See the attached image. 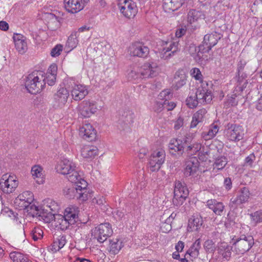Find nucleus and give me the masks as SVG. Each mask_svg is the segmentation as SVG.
<instances>
[{"label":"nucleus","instance_id":"f257e3e1","mask_svg":"<svg viewBox=\"0 0 262 262\" xmlns=\"http://www.w3.org/2000/svg\"><path fill=\"white\" fill-rule=\"evenodd\" d=\"M78 208L76 206H71L67 207L64 215L57 214L54 219L56 222V226L61 230H67L70 225H74L78 221Z\"/></svg>","mask_w":262,"mask_h":262},{"label":"nucleus","instance_id":"f03ea898","mask_svg":"<svg viewBox=\"0 0 262 262\" xmlns=\"http://www.w3.org/2000/svg\"><path fill=\"white\" fill-rule=\"evenodd\" d=\"M25 86L32 94L39 93L45 86V73L37 71L28 75L26 78Z\"/></svg>","mask_w":262,"mask_h":262},{"label":"nucleus","instance_id":"7ed1b4c3","mask_svg":"<svg viewBox=\"0 0 262 262\" xmlns=\"http://www.w3.org/2000/svg\"><path fill=\"white\" fill-rule=\"evenodd\" d=\"M233 251L236 254H244L248 251L253 246V237L250 235L240 234L234 235L231 239Z\"/></svg>","mask_w":262,"mask_h":262},{"label":"nucleus","instance_id":"20e7f679","mask_svg":"<svg viewBox=\"0 0 262 262\" xmlns=\"http://www.w3.org/2000/svg\"><path fill=\"white\" fill-rule=\"evenodd\" d=\"M165 159V152L162 149L154 151L148 159V167L150 171H158L164 163Z\"/></svg>","mask_w":262,"mask_h":262},{"label":"nucleus","instance_id":"39448f33","mask_svg":"<svg viewBox=\"0 0 262 262\" xmlns=\"http://www.w3.org/2000/svg\"><path fill=\"white\" fill-rule=\"evenodd\" d=\"M118 7L121 13L128 19L133 18L138 12L136 4L132 0H119Z\"/></svg>","mask_w":262,"mask_h":262},{"label":"nucleus","instance_id":"423d86ee","mask_svg":"<svg viewBox=\"0 0 262 262\" xmlns=\"http://www.w3.org/2000/svg\"><path fill=\"white\" fill-rule=\"evenodd\" d=\"M189 194L188 190L184 183L177 181L174 189V196L172 199L173 204L179 206L183 204Z\"/></svg>","mask_w":262,"mask_h":262},{"label":"nucleus","instance_id":"0eeeda50","mask_svg":"<svg viewBox=\"0 0 262 262\" xmlns=\"http://www.w3.org/2000/svg\"><path fill=\"white\" fill-rule=\"evenodd\" d=\"M18 184L15 176L4 174L0 179V189L4 192L10 194L14 191Z\"/></svg>","mask_w":262,"mask_h":262},{"label":"nucleus","instance_id":"6e6552de","mask_svg":"<svg viewBox=\"0 0 262 262\" xmlns=\"http://www.w3.org/2000/svg\"><path fill=\"white\" fill-rule=\"evenodd\" d=\"M226 136L230 141L238 142L244 138V130L242 126L228 123L226 126Z\"/></svg>","mask_w":262,"mask_h":262},{"label":"nucleus","instance_id":"1a4fd4ad","mask_svg":"<svg viewBox=\"0 0 262 262\" xmlns=\"http://www.w3.org/2000/svg\"><path fill=\"white\" fill-rule=\"evenodd\" d=\"M80 115L83 118H89L97 111L96 103L91 100H84L77 106Z\"/></svg>","mask_w":262,"mask_h":262},{"label":"nucleus","instance_id":"9d476101","mask_svg":"<svg viewBox=\"0 0 262 262\" xmlns=\"http://www.w3.org/2000/svg\"><path fill=\"white\" fill-rule=\"evenodd\" d=\"M69 91L64 87H60L54 95L53 107L55 109L63 108L69 97Z\"/></svg>","mask_w":262,"mask_h":262},{"label":"nucleus","instance_id":"9b49d317","mask_svg":"<svg viewBox=\"0 0 262 262\" xmlns=\"http://www.w3.org/2000/svg\"><path fill=\"white\" fill-rule=\"evenodd\" d=\"M221 37L222 35L216 32L206 34L203 43L200 45L201 50L203 52H209L211 48L217 44Z\"/></svg>","mask_w":262,"mask_h":262},{"label":"nucleus","instance_id":"f8f14e48","mask_svg":"<svg viewBox=\"0 0 262 262\" xmlns=\"http://www.w3.org/2000/svg\"><path fill=\"white\" fill-rule=\"evenodd\" d=\"M111 225L108 223L100 224L96 228L94 236L100 243H103L107 237L112 234Z\"/></svg>","mask_w":262,"mask_h":262},{"label":"nucleus","instance_id":"ddd939ff","mask_svg":"<svg viewBox=\"0 0 262 262\" xmlns=\"http://www.w3.org/2000/svg\"><path fill=\"white\" fill-rule=\"evenodd\" d=\"M33 194L29 191H26L20 194L14 200V203L15 207L19 209H25L28 208L33 202Z\"/></svg>","mask_w":262,"mask_h":262},{"label":"nucleus","instance_id":"4468645a","mask_svg":"<svg viewBox=\"0 0 262 262\" xmlns=\"http://www.w3.org/2000/svg\"><path fill=\"white\" fill-rule=\"evenodd\" d=\"M90 0H64L66 10L71 13H76L82 10Z\"/></svg>","mask_w":262,"mask_h":262},{"label":"nucleus","instance_id":"2eb2a0df","mask_svg":"<svg viewBox=\"0 0 262 262\" xmlns=\"http://www.w3.org/2000/svg\"><path fill=\"white\" fill-rule=\"evenodd\" d=\"M172 95L171 94L169 90H165L162 91L158 95V97L154 101L151 108L152 111L157 113H160L164 109V98H170Z\"/></svg>","mask_w":262,"mask_h":262},{"label":"nucleus","instance_id":"dca6fc26","mask_svg":"<svg viewBox=\"0 0 262 262\" xmlns=\"http://www.w3.org/2000/svg\"><path fill=\"white\" fill-rule=\"evenodd\" d=\"M134 113L130 111L124 112L118 121L117 127L120 130H128L133 123Z\"/></svg>","mask_w":262,"mask_h":262},{"label":"nucleus","instance_id":"f3484780","mask_svg":"<svg viewBox=\"0 0 262 262\" xmlns=\"http://www.w3.org/2000/svg\"><path fill=\"white\" fill-rule=\"evenodd\" d=\"M250 193L248 188L246 187L242 188L236 197H233L231 199L229 206L233 208L247 202L250 198Z\"/></svg>","mask_w":262,"mask_h":262},{"label":"nucleus","instance_id":"a211bd4d","mask_svg":"<svg viewBox=\"0 0 262 262\" xmlns=\"http://www.w3.org/2000/svg\"><path fill=\"white\" fill-rule=\"evenodd\" d=\"M139 68L142 79L152 78L158 74V67L156 63H145Z\"/></svg>","mask_w":262,"mask_h":262},{"label":"nucleus","instance_id":"6ab92c4d","mask_svg":"<svg viewBox=\"0 0 262 262\" xmlns=\"http://www.w3.org/2000/svg\"><path fill=\"white\" fill-rule=\"evenodd\" d=\"M194 95L200 104L202 105L210 103L212 99V95L211 91L202 86L199 87Z\"/></svg>","mask_w":262,"mask_h":262},{"label":"nucleus","instance_id":"aec40b11","mask_svg":"<svg viewBox=\"0 0 262 262\" xmlns=\"http://www.w3.org/2000/svg\"><path fill=\"white\" fill-rule=\"evenodd\" d=\"M149 53V49L142 42H137L132 45L130 54L134 56L145 58Z\"/></svg>","mask_w":262,"mask_h":262},{"label":"nucleus","instance_id":"412c9836","mask_svg":"<svg viewBox=\"0 0 262 262\" xmlns=\"http://www.w3.org/2000/svg\"><path fill=\"white\" fill-rule=\"evenodd\" d=\"M200 163L195 157H192L186 162L184 174L186 177L194 176L199 170Z\"/></svg>","mask_w":262,"mask_h":262},{"label":"nucleus","instance_id":"4be33fe9","mask_svg":"<svg viewBox=\"0 0 262 262\" xmlns=\"http://www.w3.org/2000/svg\"><path fill=\"white\" fill-rule=\"evenodd\" d=\"M80 135L88 141H92L96 138V131L90 123L84 124L79 130Z\"/></svg>","mask_w":262,"mask_h":262},{"label":"nucleus","instance_id":"5701e85b","mask_svg":"<svg viewBox=\"0 0 262 262\" xmlns=\"http://www.w3.org/2000/svg\"><path fill=\"white\" fill-rule=\"evenodd\" d=\"M74 163L68 159H64L61 160L56 167V171L62 174L67 175L70 172L75 168Z\"/></svg>","mask_w":262,"mask_h":262},{"label":"nucleus","instance_id":"b1692460","mask_svg":"<svg viewBox=\"0 0 262 262\" xmlns=\"http://www.w3.org/2000/svg\"><path fill=\"white\" fill-rule=\"evenodd\" d=\"M88 93L87 87L81 84H78L75 86L74 88H73V90H71V96L75 101L82 100Z\"/></svg>","mask_w":262,"mask_h":262},{"label":"nucleus","instance_id":"393cba45","mask_svg":"<svg viewBox=\"0 0 262 262\" xmlns=\"http://www.w3.org/2000/svg\"><path fill=\"white\" fill-rule=\"evenodd\" d=\"M13 38L17 51L20 54L25 53L28 49L26 38L21 34H15Z\"/></svg>","mask_w":262,"mask_h":262},{"label":"nucleus","instance_id":"a878e982","mask_svg":"<svg viewBox=\"0 0 262 262\" xmlns=\"http://www.w3.org/2000/svg\"><path fill=\"white\" fill-rule=\"evenodd\" d=\"M179 50L180 47L178 41L170 42L169 46L163 48L160 56L161 58L166 59Z\"/></svg>","mask_w":262,"mask_h":262},{"label":"nucleus","instance_id":"bb28decb","mask_svg":"<svg viewBox=\"0 0 262 262\" xmlns=\"http://www.w3.org/2000/svg\"><path fill=\"white\" fill-rule=\"evenodd\" d=\"M47 208H40L39 213L37 215V218L40 220L42 221L45 223H50L51 221L54 220L55 218L54 214L51 212L52 209L49 206H47Z\"/></svg>","mask_w":262,"mask_h":262},{"label":"nucleus","instance_id":"cd10ccee","mask_svg":"<svg viewBox=\"0 0 262 262\" xmlns=\"http://www.w3.org/2000/svg\"><path fill=\"white\" fill-rule=\"evenodd\" d=\"M185 142H183L181 140L173 139L171 140L169 144V148L170 152L172 155H175L176 152L178 154L182 155L185 148Z\"/></svg>","mask_w":262,"mask_h":262},{"label":"nucleus","instance_id":"c85d7f7f","mask_svg":"<svg viewBox=\"0 0 262 262\" xmlns=\"http://www.w3.org/2000/svg\"><path fill=\"white\" fill-rule=\"evenodd\" d=\"M185 2V0H164L163 7L166 12L174 11L180 8Z\"/></svg>","mask_w":262,"mask_h":262},{"label":"nucleus","instance_id":"c756f323","mask_svg":"<svg viewBox=\"0 0 262 262\" xmlns=\"http://www.w3.org/2000/svg\"><path fill=\"white\" fill-rule=\"evenodd\" d=\"M205 18V15L203 12L195 9L190 10L187 14L188 23L192 27H193L192 25L193 23L198 22L199 20L204 19Z\"/></svg>","mask_w":262,"mask_h":262},{"label":"nucleus","instance_id":"7c9ffc66","mask_svg":"<svg viewBox=\"0 0 262 262\" xmlns=\"http://www.w3.org/2000/svg\"><path fill=\"white\" fill-rule=\"evenodd\" d=\"M98 148L96 146L84 145L81 148V155L84 159H92L98 155Z\"/></svg>","mask_w":262,"mask_h":262},{"label":"nucleus","instance_id":"2f4dec72","mask_svg":"<svg viewBox=\"0 0 262 262\" xmlns=\"http://www.w3.org/2000/svg\"><path fill=\"white\" fill-rule=\"evenodd\" d=\"M209 209L218 215H222L224 212L225 206L223 203L217 201L216 200H210L207 202Z\"/></svg>","mask_w":262,"mask_h":262},{"label":"nucleus","instance_id":"473e14b6","mask_svg":"<svg viewBox=\"0 0 262 262\" xmlns=\"http://www.w3.org/2000/svg\"><path fill=\"white\" fill-rule=\"evenodd\" d=\"M86 186V182L82 179L75 185L76 188L80 193L79 194V198L81 201H83L88 199L89 193L87 192Z\"/></svg>","mask_w":262,"mask_h":262},{"label":"nucleus","instance_id":"72a5a7b5","mask_svg":"<svg viewBox=\"0 0 262 262\" xmlns=\"http://www.w3.org/2000/svg\"><path fill=\"white\" fill-rule=\"evenodd\" d=\"M203 224V220L201 216L196 215L193 216L188 221V228L190 229V231H198ZM188 231L189 230L188 229Z\"/></svg>","mask_w":262,"mask_h":262},{"label":"nucleus","instance_id":"f704fd0d","mask_svg":"<svg viewBox=\"0 0 262 262\" xmlns=\"http://www.w3.org/2000/svg\"><path fill=\"white\" fill-rule=\"evenodd\" d=\"M175 88L178 90L184 85L187 81V76L183 70L177 71L174 77Z\"/></svg>","mask_w":262,"mask_h":262},{"label":"nucleus","instance_id":"c9c22d12","mask_svg":"<svg viewBox=\"0 0 262 262\" xmlns=\"http://www.w3.org/2000/svg\"><path fill=\"white\" fill-rule=\"evenodd\" d=\"M189 52L196 62L198 63H202L203 59H204L203 54L208 53L209 52H203V51L201 50L200 46H199L198 51H197L196 47L194 45H191L189 47Z\"/></svg>","mask_w":262,"mask_h":262},{"label":"nucleus","instance_id":"e433bc0d","mask_svg":"<svg viewBox=\"0 0 262 262\" xmlns=\"http://www.w3.org/2000/svg\"><path fill=\"white\" fill-rule=\"evenodd\" d=\"M48 28L52 30L55 31L59 28L60 26L61 18L56 16L55 14L50 13L48 15Z\"/></svg>","mask_w":262,"mask_h":262},{"label":"nucleus","instance_id":"4c0bfd02","mask_svg":"<svg viewBox=\"0 0 262 262\" xmlns=\"http://www.w3.org/2000/svg\"><path fill=\"white\" fill-rule=\"evenodd\" d=\"M200 248L201 239L199 238L195 241L190 248L187 250L185 254V256L189 255L190 257L193 258L197 257L199 254Z\"/></svg>","mask_w":262,"mask_h":262},{"label":"nucleus","instance_id":"58836bf2","mask_svg":"<svg viewBox=\"0 0 262 262\" xmlns=\"http://www.w3.org/2000/svg\"><path fill=\"white\" fill-rule=\"evenodd\" d=\"M219 130V126L218 125L213 123L210 126L208 131L202 133V136L205 140H210L215 137Z\"/></svg>","mask_w":262,"mask_h":262},{"label":"nucleus","instance_id":"ea45409f","mask_svg":"<svg viewBox=\"0 0 262 262\" xmlns=\"http://www.w3.org/2000/svg\"><path fill=\"white\" fill-rule=\"evenodd\" d=\"M42 168L39 165H34L32 167L31 173L34 179L38 184H42L44 182L43 175L42 172Z\"/></svg>","mask_w":262,"mask_h":262},{"label":"nucleus","instance_id":"a19ab883","mask_svg":"<svg viewBox=\"0 0 262 262\" xmlns=\"http://www.w3.org/2000/svg\"><path fill=\"white\" fill-rule=\"evenodd\" d=\"M232 248L226 243H222L219 246V252L226 260L231 256Z\"/></svg>","mask_w":262,"mask_h":262},{"label":"nucleus","instance_id":"79ce46f5","mask_svg":"<svg viewBox=\"0 0 262 262\" xmlns=\"http://www.w3.org/2000/svg\"><path fill=\"white\" fill-rule=\"evenodd\" d=\"M63 193L65 196L69 199H79V191L77 190L75 186L70 188H65L63 189Z\"/></svg>","mask_w":262,"mask_h":262},{"label":"nucleus","instance_id":"37998d69","mask_svg":"<svg viewBox=\"0 0 262 262\" xmlns=\"http://www.w3.org/2000/svg\"><path fill=\"white\" fill-rule=\"evenodd\" d=\"M9 256L13 262H29L26 255L17 251L11 252Z\"/></svg>","mask_w":262,"mask_h":262},{"label":"nucleus","instance_id":"c03bdc74","mask_svg":"<svg viewBox=\"0 0 262 262\" xmlns=\"http://www.w3.org/2000/svg\"><path fill=\"white\" fill-rule=\"evenodd\" d=\"M238 83L237 86H239V89L241 91H243L245 89L248 83V80L247 79V74L245 72L237 73Z\"/></svg>","mask_w":262,"mask_h":262},{"label":"nucleus","instance_id":"a18cd8bd","mask_svg":"<svg viewBox=\"0 0 262 262\" xmlns=\"http://www.w3.org/2000/svg\"><path fill=\"white\" fill-rule=\"evenodd\" d=\"M78 37V35H77V32H72L70 36L68 37L66 43V47L70 48V50L75 48L77 46L78 42V40L77 39Z\"/></svg>","mask_w":262,"mask_h":262},{"label":"nucleus","instance_id":"49530a36","mask_svg":"<svg viewBox=\"0 0 262 262\" xmlns=\"http://www.w3.org/2000/svg\"><path fill=\"white\" fill-rule=\"evenodd\" d=\"M122 243L117 238L114 241H111L110 244V252L114 254L118 253L122 248Z\"/></svg>","mask_w":262,"mask_h":262},{"label":"nucleus","instance_id":"de8ad7c7","mask_svg":"<svg viewBox=\"0 0 262 262\" xmlns=\"http://www.w3.org/2000/svg\"><path fill=\"white\" fill-rule=\"evenodd\" d=\"M67 179L69 181L75 184L78 182L82 179L77 171L76 170L75 168H74V169L71 170L70 172V173L67 174Z\"/></svg>","mask_w":262,"mask_h":262},{"label":"nucleus","instance_id":"09e8293b","mask_svg":"<svg viewBox=\"0 0 262 262\" xmlns=\"http://www.w3.org/2000/svg\"><path fill=\"white\" fill-rule=\"evenodd\" d=\"M227 159L224 156L217 158L214 163V168L222 170L227 164Z\"/></svg>","mask_w":262,"mask_h":262},{"label":"nucleus","instance_id":"8fccbe9b","mask_svg":"<svg viewBox=\"0 0 262 262\" xmlns=\"http://www.w3.org/2000/svg\"><path fill=\"white\" fill-rule=\"evenodd\" d=\"M186 102L187 105L190 108H194L200 104L194 94L189 95L186 99Z\"/></svg>","mask_w":262,"mask_h":262},{"label":"nucleus","instance_id":"3c124183","mask_svg":"<svg viewBox=\"0 0 262 262\" xmlns=\"http://www.w3.org/2000/svg\"><path fill=\"white\" fill-rule=\"evenodd\" d=\"M25 209L27 210L28 214L30 216H32L33 217H36L37 218L40 208L34 205L30 204L28 208H26Z\"/></svg>","mask_w":262,"mask_h":262},{"label":"nucleus","instance_id":"603ef678","mask_svg":"<svg viewBox=\"0 0 262 262\" xmlns=\"http://www.w3.org/2000/svg\"><path fill=\"white\" fill-rule=\"evenodd\" d=\"M204 247L206 252L208 253H213L215 250V244L211 239L206 241L204 244Z\"/></svg>","mask_w":262,"mask_h":262},{"label":"nucleus","instance_id":"864d4df0","mask_svg":"<svg viewBox=\"0 0 262 262\" xmlns=\"http://www.w3.org/2000/svg\"><path fill=\"white\" fill-rule=\"evenodd\" d=\"M139 67H134L133 69L128 74V77L131 79H137L139 78H141V75H140V72H139Z\"/></svg>","mask_w":262,"mask_h":262},{"label":"nucleus","instance_id":"5fc2aeb1","mask_svg":"<svg viewBox=\"0 0 262 262\" xmlns=\"http://www.w3.org/2000/svg\"><path fill=\"white\" fill-rule=\"evenodd\" d=\"M190 75L191 76L194 78L195 80H199L200 81H202L203 80V75L201 73L200 70L197 68H192L190 70Z\"/></svg>","mask_w":262,"mask_h":262},{"label":"nucleus","instance_id":"6e6d98bb","mask_svg":"<svg viewBox=\"0 0 262 262\" xmlns=\"http://www.w3.org/2000/svg\"><path fill=\"white\" fill-rule=\"evenodd\" d=\"M63 84L64 85V87L68 89L73 90V88H74L75 86H76L78 84H76L74 79L73 78L68 77L64 79L63 81Z\"/></svg>","mask_w":262,"mask_h":262},{"label":"nucleus","instance_id":"4d7b16f0","mask_svg":"<svg viewBox=\"0 0 262 262\" xmlns=\"http://www.w3.org/2000/svg\"><path fill=\"white\" fill-rule=\"evenodd\" d=\"M206 111L205 109H200L194 114L193 117V119L198 120V122H201L203 121L205 115L206 114Z\"/></svg>","mask_w":262,"mask_h":262},{"label":"nucleus","instance_id":"13d9d810","mask_svg":"<svg viewBox=\"0 0 262 262\" xmlns=\"http://www.w3.org/2000/svg\"><path fill=\"white\" fill-rule=\"evenodd\" d=\"M250 216L252 221L255 223H258L262 222V210H260L254 213L250 214Z\"/></svg>","mask_w":262,"mask_h":262},{"label":"nucleus","instance_id":"bf43d9fd","mask_svg":"<svg viewBox=\"0 0 262 262\" xmlns=\"http://www.w3.org/2000/svg\"><path fill=\"white\" fill-rule=\"evenodd\" d=\"M56 75L46 74L45 75V84L47 83L49 85H53L55 83Z\"/></svg>","mask_w":262,"mask_h":262},{"label":"nucleus","instance_id":"052dcab7","mask_svg":"<svg viewBox=\"0 0 262 262\" xmlns=\"http://www.w3.org/2000/svg\"><path fill=\"white\" fill-rule=\"evenodd\" d=\"M32 237L35 241H37L42 237V231L39 228H35L32 233Z\"/></svg>","mask_w":262,"mask_h":262},{"label":"nucleus","instance_id":"680f3d73","mask_svg":"<svg viewBox=\"0 0 262 262\" xmlns=\"http://www.w3.org/2000/svg\"><path fill=\"white\" fill-rule=\"evenodd\" d=\"M63 47L61 45H57L51 51V55L52 57L59 56L62 51Z\"/></svg>","mask_w":262,"mask_h":262},{"label":"nucleus","instance_id":"e2e57ef3","mask_svg":"<svg viewBox=\"0 0 262 262\" xmlns=\"http://www.w3.org/2000/svg\"><path fill=\"white\" fill-rule=\"evenodd\" d=\"M170 98H164V109L167 111H171L176 107V104L173 102H169V100Z\"/></svg>","mask_w":262,"mask_h":262},{"label":"nucleus","instance_id":"0e129e2a","mask_svg":"<svg viewBox=\"0 0 262 262\" xmlns=\"http://www.w3.org/2000/svg\"><path fill=\"white\" fill-rule=\"evenodd\" d=\"M247 64V62L244 59H241L238 62L237 66V73L244 72V69Z\"/></svg>","mask_w":262,"mask_h":262},{"label":"nucleus","instance_id":"69168bd1","mask_svg":"<svg viewBox=\"0 0 262 262\" xmlns=\"http://www.w3.org/2000/svg\"><path fill=\"white\" fill-rule=\"evenodd\" d=\"M57 66L56 64H52L48 69L47 74L57 75Z\"/></svg>","mask_w":262,"mask_h":262},{"label":"nucleus","instance_id":"338daca9","mask_svg":"<svg viewBox=\"0 0 262 262\" xmlns=\"http://www.w3.org/2000/svg\"><path fill=\"white\" fill-rule=\"evenodd\" d=\"M183 124H184L183 119L182 117H179L178 118V119L176 121H174V128L176 130L179 129L181 127L183 126Z\"/></svg>","mask_w":262,"mask_h":262},{"label":"nucleus","instance_id":"774afa93","mask_svg":"<svg viewBox=\"0 0 262 262\" xmlns=\"http://www.w3.org/2000/svg\"><path fill=\"white\" fill-rule=\"evenodd\" d=\"M56 241H57V243L61 249L65 245L67 242L66 236L64 235L60 236Z\"/></svg>","mask_w":262,"mask_h":262}]
</instances>
